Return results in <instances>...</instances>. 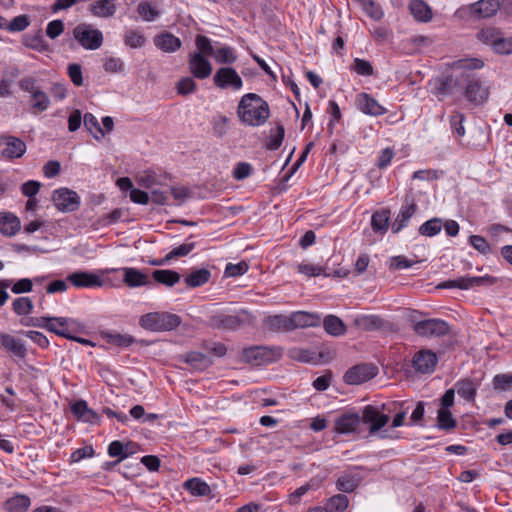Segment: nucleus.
Masks as SVG:
<instances>
[{
  "mask_svg": "<svg viewBox=\"0 0 512 512\" xmlns=\"http://www.w3.org/2000/svg\"><path fill=\"white\" fill-rule=\"evenodd\" d=\"M237 115L239 120L248 126H261L270 117L268 103L255 93L243 95L238 103Z\"/></svg>",
  "mask_w": 512,
  "mask_h": 512,
  "instance_id": "f257e3e1",
  "label": "nucleus"
},
{
  "mask_svg": "<svg viewBox=\"0 0 512 512\" xmlns=\"http://www.w3.org/2000/svg\"><path fill=\"white\" fill-rule=\"evenodd\" d=\"M483 66V61L478 58L459 59L454 61L452 64V69L454 71H460L463 77L465 76L469 79L468 85L465 89V96L469 101L476 104H481L487 99L488 90L482 86L479 79L471 78V75L466 74V72L480 69Z\"/></svg>",
  "mask_w": 512,
  "mask_h": 512,
  "instance_id": "f03ea898",
  "label": "nucleus"
},
{
  "mask_svg": "<svg viewBox=\"0 0 512 512\" xmlns=\"http://www.w3.org/2000/svg\"><path fill=\"white\" fill-rule=\"evenodd\" d=\"M181 318L168 312H153L143 315L139 324L142 328L151 331H169L177 328Z\"/></svg>",
  "mask_w": 512,
  "mask_h": 512,
  "instance_id": "7ed1b4c3",
  "label": "nucleus"
},
{
  "mask_svg": "<svg viewBox=\"0 0 512 512\" xmlns=\"http://www.w3.org/2000/svg\"><path fill=\"white\" fill-rule=\"evenodd\" d=\"M73 37L87 50H96L103 43L102 32L86 23H81L73 29Z\"/></svg>",
  "mask_w": 512,
  "mask_h": 512,
  "instance_id": "20e7f679",
  "label": "nucleus"
},
{
  "mask_svg": "<svg viewBox=\"0 0 512 512\" xmlns=\"http://www.w3.org/2000/svg\"><path fill=\"white\" fill-rule=\"evenodd\" d=\"M280 355L281 353L277 349H270L264 346H254L243 350L242 359L248 364L260 366L277 360Z\"/></svg>",
  "mask_w": 512,
  "mask_h": 512,
  "instance_id": "39448f33",
  "label": "nucleus"
},
{
  "mask_svg": "<svg viewBox=\"0 0 512 512\" xmlns=\"http://www.w3.org/2000/svg\"><path fill=\"white\" fill-rule=\"evenodd\" d=\"M389 420V415L382 413L374 405H366L360 414V421L368 426L370 435L380 432Z\"/></svg>",
  "mask_w": 512,
  "mask_h": 512,
  "instance_id": "423d86ee",
  "label": "nucleus"
},
{
  "mask_svg": "<svg viewBox=\"0 0 512 512\" xmlns=\"http://www.w3.org/2000/svg\"><path fill=\"white\" fill-rule=\"evenodd\" d=\"M413 330L421 337H441L449 333V325L441 319H426L415 322Z\"/></svg>",
  "mask_w": 512,
  "mask_h": 512,
  "instance_id": "0eeeda50",
  "label": "nucleus"
},
{
  "mask_svg": "<svg viewBox=\"0 0 512 512\" xmlns=\"http://www.w3.org/2000/svg\"><path fill=\"white\" fill-rule=\"evenodd\" d=\"M214 85L220 89L238 91L243 87V80L232 67H221L213 76Z\"/></svg>",
  "mask_w": 512,
  "mask_h": 512,
  "instance_id": "6e6552de",
  "label": "nucleus"
},
{
  "mask_svg": "<svg viewBox=\"0 0 512 512\" xmlns=\"http://www.w3.org/2000/svg\"><path fill=\"white\" fill-rule=\"evenodd\" d=\"M377 375V367L372 364L353 366L344 374V381L349 385H359Z\"/></svg>",
  "mask_w": 512,
  "mask_h": 512,
  "instance_id": "1a4fd4ad",
  "label": "nucleus"
},
{
  "mask_svg": "<svg viewBox=\"0 0 512 512\" xmlns=\"http://www.w3.org/2000/svg\"><path fill=\"white\" fill-rule=\"evenodd\" d=\"M250 318L251 316L247 311L241 310L235 315L223 313L214 315L211 318V322L215 327L228 330H235L244 323L248 322Z\"/></svg>",
  "mask_w": 512,
  "mask_h": 512,
  "instance_id": "9d476101",
  "label": "nucleus"
},
{
  "mask_svg": "<svg viewBox=\"0 0 512 512\" xmlns=\"http://www.w3.org/2000/svg\"><path fill=\"white\" fill-rule=\"evenodd\" d=\"M67 281L76 288H98L106 283L98 274L88 271L73 272L67 276Z\"/></svg>",
  "mask_w": 512,
  "mask_h": 512,
  "instance_id": "9b49d317",
  "label": "nucleus"
},
{
  "mask_svg": "<svg viewBox=\"0 0 512 512\" xmlns=\"http://www.w3.org/2000/svg\"><path fill=\"white\" fill-rule=\"evenodd\" d=\"M26 151V144L14 136L0 137V155L7 159L20 158Z\"/></svg>",
  "mask_w": 512,
  "mask_h": 512,
  "instance_id": "f8f14e48",
  "label": "nucleus"
},
{
  "mask_svg": "<svg viewBox=\"0 0 512 512\" xmlns=\"http://www.w3.org/2000/svg\"><path fill=\"white\" fill-rule=\"evenodd\" d=\"M495 279L490 276L483 277H470L464 276L459 277L457 279L448 280L441 283L439 288H458L462 290H467L469 288L478 287L482 285H492L494 284Z\"/></svg>",
  "mask_w": 512,
  "mask_h": 512,
  "instance_id": "ddd939ff",
  "label": "nucleus"
},
{
  "mask_svg": "<svg viewBox=\"0 0 512 512\" xmlns=\"http://www.w3.org/2000/svg\"><path fill=\"white\" fill-rule=\"evenodd\" d=\"M438 363L437 355L428 349H422L415 353L412 359V367L421 374L432 373Z\"/></svg>",
  "mask_w": 512,
  "mask_h": 512,
  "instance_id": "4468645a",
  "label": "nucleus"
},
{
  "mask_svg": "<svg viewBox=\"0 0 512 512\" xmlns=\"http://www.w3.org/2000/svg\"><path fill=\"white\" fill-rule=\"evenodd\" d=\"M188 67L191 74L198 79H206L212 73L210 61L200 52L190 54Z\"/></svg>",
  "mask_w": 512,
  "mask_h": 512,
  "instance_id": "2eb2a0df",
  "label": "nucleus"
},
{
  "mask_svg": "<svg viewBox=\"0 0 512 512\" xmlns=\"http://www.w3.org/2000/svg\"><path fill=\"white\" fill-rule=\"evenodd\" d=\"M136 182L142 188L153 189L155 186H168L171 183V178L167 174H158L154 170H145L137 174Z\"/></svg>",
  "mask_w": 512,
  "mask_h": 512,
  "instance_id": "dca6fc26",
  "label": "nucleus"
},
{
  "mask_svg": "<svg viewBox=\"0 0 512 512\" xmlns=\"http://www.w3.org/2000/svg\"><path fill=\"white\" fill-rule=\"evenodd\" d=\"M499 9V0H479L468 7L470 15L477 19L492 17Z\"/></svg>",
  "mask_w": 512,
  "mask_h": 512,
  "instance_id": "f3484780",
  "label": "nucleus"
},
{
  "mask_svg": "<svg viewBox=\"0 0 512 512\" xmlns=\"http://www.w3.org/2000/svg\"><path fill=\"white\" fill-rule=\"evenodd\" d=\"M360 421V414L357 412H345L335 420V432L339 434H350L356 432Z\"/></svg>",
  "mask_w": 512,
  "mask_h": 512,
  "instance_id": "a211bd4d",
  "label": "nucleus"
},
{
  "mask_svg": "<svg viewBox=\"0 0 512 512\" xmlns=\"http://www.w3.org/2000/svg\"><path fill=\"white\" fill-rule=\"evenodd\" d=\"M356 105L361 112L371 116H380L387 112V110L380 105L376 99L367 93H360L357 95Z\"/></svg>",
  "mask_w": 512,
  "mask_h": 512,
  "instance_id": "6ab92c4d",
  "label": "nucleus"
},
{
  "mask_svg": "<svg viewBox=\"0 0 512 512\" xmlns=\"http://www.w3.org/2000/svg\"><path fill=\"white\" fill-rule=\"evenodd\" d=\"M292 329L317 327L321 323V317L316 313L297 311L291 314Z\"/></svg>",
  "mask_w": 512,
  "mask_h": 512,
  "instance_id": "aec40b11",
  "label": "nucleus"
},
{
  "mask_svg": "<svg viewBox=\"0 0 512 512\" xmlns=\"http://www.w3.org/2000/svg\"><path fill=\"white\" fill-rule=\"evenodd\" d=\"M137 445L128 442L126 444L122 443L119 440L112 441L108 446V455L110 457H117V460L114 464H118L124 459H126L129 455L135 453Z\"/></svg>",
  "mask_w": 512,
  "mask_h": 512,
  "instance_id": "412c9836",
  "label": "nucleus"
},
{
  "mask_svg": "<svg viewBox=\"0 0 512 512\" xmlns=\"http://www.w3.org/2000/svg\"><path fill=\"white\" fill-rule=\"evenodd\" d=\"M72 324H74V321L70 318L51 317L49 324L46 325V329L64 338H73L71 334Z\"/></svg>",
  "mask_w": 512,
  "mask_h": 512,
  "instance_id": "4be33fe9",
  "label": "nucleus"
},
{
  "mask_svg": "<svg viewBox=\"0 0 512 512\" xmlns=\"http://www.w3.org/2000/svg\"><path fill=\"white\" fill-rule=\"evenodd\" d=\"M21 229L20 219L10 212H0V233L4 236H14Z\"/></svg>",
  "mask_w": 512,
  "mask_h": 512,
  "instance_id": "5701e85b",
  "label": "nucleus"
},
{
  "mask_svg": "<svg viewBox=\"0 0 512 512\" xmlns=\"http://www.w3.org/2000/svg\"><path fill=\"white\" fill-rule=\"evenodd\" d=\"M0 346L18 358L26 356L27 350L24 343L9 334H0Z\"/></svg>",
  "mask_w": 512,
  "mask_h": 512,
  "instance_id": "b1692460",
  "label": "nucleus"
},
{
  "mask_svg": "<svg viewBox=\"0 0 512 512\" xmlns=\"http://www.w3.org/2000/svg\"><path fill=\"white\" fill-rule=\"evenodd\" d=\"M52 200L56 208L62 212L75 211L80 205L78 194H53Z\"/></svg>",
  "mask_w": 512,
  "mask_h": 512,
  "instance_id": "393cba45",
  "label": "nucleus"
},
{
  "mask_svg": "<svg viewBox=\"0 0 512 512\" xmlns=\"http://www.w3.org/2000/svg\"><path fill=\"white\" fill-rule=\"evenodd\" d=\"M121 271L123 272V282L128 287H141L149 283L148 276L136 268L124 267Z\"/></svg>",
  "mask_w": 512,
  "mask_h": 512,
  "instance_id": "a878e982",
  "label": "nucleus"
},
{
  "mask_svg": "<svg viewBox=\"0 0 512 512\" xmlns=\"http://www.w3.org/2000/svg\"><path fill=\"white\" fill-rule=\"evenodd\" d=\"M154 44L157 48L164 52L173 53L180 49L182 42L173 34L164 32L155 37Z\"/></svg>",
  "mask_w": 512,
  "mask_h": 512,
  "instance_id": "bb28decb",
  "label": "nucleus"
},
{
  "mask_svg": "<svg viewBox=\"0 0 512 512\" xmlns=\"http://www.w3.org/2000/svg\"><path fill=\"white\" fill-rule=\"evenodd\" d=\"M71 412L79 419L88 423H97L98 415L91 410L86 401L79 400L71 406Z\"/></svg>",
  "mask_w": 512,
  "mask_h": 512,
  "instance_id": "cd10ccee",
  "label": "nucleus"
},
{
  "mask_svg": "<svg viewBox=\"0 0 512 512\" xmlns=\"http://www.w3.org/2000/svg\"><path fill=\"white\" fill-rule=\"evenodd\" d=\"M362 481L359 474L344 473L336 481V488L345 493L354 492Z\"/></svg>",
  "mask_w": 512,
  "mask_h": 512,
  "instance_id": "c85d7f7f",
  "label": "nucleus"
},
{
  "mask_svg": "<svg viewBox=\"0 0 512 512\" xmlns=\"http://www.w3.org/2000/svg\"><path fill=\"white\" fill-rule=\"evenodd\" d=\"M115 0H95L91 5L90 11L94 16L108 18L115 14Z\"/></svg>",
  "mask_w": 512,
  "mask_h": 512,
  "instance_id": "c756f323",
  "label": "nucleus"
},
{
  "mask_svg": "<svg viewBox=\"0 0 512 512\" xmlns=\"http://www.w3.org/2000/svg\"><path fill=\"white\" fill-rule=\"evenodd\" d=\"M409 9L417 21L428 22L432 18L431 9L423 0H412Z\"/></svg>",
  "mask_w": 512,
  "mask_h": 512,
  "instance_id": "7c9ffc66",
  "label": "nucleus"
},
{
  "mask_svg": "<svg viewBox=\"0 0 512 512\" xmlns=\"http://www.w3.org/2000/svg\"><path fill=\"white\" fill-rule=\"evenodd\" d=\"M354 325L364 331H373L379 329L383 321L376 315H359L354 318Z\"/></svg>",
  "mask_w": 512,
  "mask_h": 512,
  "instance_id": "2f4dec72",
  "label": "nucleus"
},
{
  "mask_svg": "<svg viewBox=\"0 0 512 512\" xmlns=\"http://www.w3.org/2000/svg\"><path fill=\"white\" fill-rule=\"evenodd\" d=\"M30 505L31 501L28 496L17 494L5 501L4 508L8 512H26Z\"/></svg>",
  "mask_w": 512,
  "mask_h": 512,
  "instance_id": "473e14b6",
  "label": "nucleus"
},
{
  "mask_svg": "<svg viewBox=\"0 0 512 512\" xmlns=\"http://www.w3.org/2000/svg\"><path fill=\"white\" fill-rule=\"evenodd\" d=\"M456 391L463 399L473 402L475 400L477 384L470 379H463L456 383Z\"/></svg>",
  "mask_w": 512,
  "mask_h": 512,
  "instance_id": "72a5a7b5",
  "label": "nucleus"
},
{
  "mask_svg": "<svg viewBox=\"0 0 512 512\" xmlns=\"http://www.w3.org/2000/svg\"><path fill=\"white\" fill-rule=\"evenodd\" d=\"M130 200L136 204L146 205L152 203L154 205H165L168 203L167 194H129Z\"/></svg>",
  "mask_w": 512,
  "mask_h": 512,
  "instance_id": "f704fd0d",
  "label": "nucleus"
},
{
  "mask_svg": "<svg viewBox=\"0 0 512 512\" xmlns=\"http://www.w3.org/2000/svg\"><path fill=\"white\" fill-rule=\"evenodd\" d=\"M323 326L325 331L333 336H341L346 332L345 324L335 315L326 316L323 320Z\"/></svg>",
  "mask_w": 512,
  "mask_h": 512,
  "instance_id": "c9c22d12",
  "label": "nucleus"
},
{
  "mask_svg": "<svg viewBox=\"0 0 512 512\" xmlns=\"http://www.w3.org/2000/svg\"><path fill=\"white\" fill-rule=\"evenodd\" d=\"M211 273L208 269L201 268L191 272L184 279L186 285L190 288H195L204 285L209 281Z\"/></svg>",
  "mask_w": 512,
  "mask_h": 512,
  "instance_id": "e433bc0d",
  "label": "nucleus"
},
{
  "mask_svg": "<svg viewBox=\"0 0 512 512\" xmlns=\"http://www.w3.org/2000/svg\"><path fill=\"white\" fill-rule=\"evenodd\" d=\"M212 57L217 63L227 65L233 64L237 60L235 50L226 45L216 48Z\"/></svg>",
  "mask_w": 512,
  "mask_h": 512,
  "instance_id": "4c0bfd02",
  "label": "nucleus"
},
{
  "mask_svg": "<svg viewBox=\"0 0 512 512\" xmlns=\"http://www.w3.org/2000/svg\"><path fill=\"white\" fill-rule=\"evenodd\" d=\"M415 213V205L410 204L402 207L397 218L391 225V229L394 233H398L402 228H404L407 222Z\"/></svg>",
  "mask_w": 512,
  "mask_h": 512,
  "instance_id": "58836bf2",
  "label": "nucleus"
},
{
  "mask_svg": "<svg viewBox=\"0 0 512 512\" xmlns=\"http://www.w3.org/2000/svg\"><path fill=\"white\" fill-rule=\"evenodd\" d=\"M184 488L194 496H207L211 492L210 486L199 478L185 481Z\"/></svg>",
  "mask_w": 512,
  "mask_h": 512,
  "instance_id": "ea45409f",
  "label": "nucleus"
},
{
  "mask_svg": "<svg viewBox=\"0 0 512 512\" xmlns=\"http://www.w3.org/2000/svg\"><path fill=\"white\" fill-rule=\"evenodd\" d=\"M457 86H459L458 78L449 75L437 80L436 91L438 95L446 96L452 94Z\"/></svg>",
  "mask_w": 512,
  "mask_h": 512,
  "instance_id": "a19ab883",
  "label": "nucleus"
},
{
  "mask_svg": "<svg viewBox=\"0 0 512 512\" xmlns=\"http://www.w3.org/2000/svg\"><path fill=\"white\" fill-rule=\"evenodd\" d=\"M31 100V108L35 114L47 110L50 106V99L48 95L40 88L37 91H33V94H31Z\"/></svg>",
  "mask_w": 512,
  "mask_h": 512,
  "instance_id": "79ce46f5",
  "label": "nucleus"
},
{
  "mask_svg": "<svg viewBox=\"0 0 512 512\" xmlns=\"http://www.w3.org/2000/svg\"><path fill=\"white\" fill-rule=\"evenodd\" d=\"M153 278L160 284L168 287L174 286L180 281V274L173 270H155L153 272Z\"/></svg>",
  "mask_w": 512,
  "mask_h": 512,
  "instance_id": "37998d69",
  "label": "nucleus"
},
{
  "mask_svg": "<svg viewBox=\"0 0 512 512\" xmlns=\"http://www.w3.org/2000/svg\"><path fill=\"white\" fill-rule=\"evenodd\" d=\"M267 325L271 330L274 331H291L292 321L291 315H274L267 319Z\"/></svg>",
  "mask_w": 512,
  "mask_h": 512,
  "instance_id": "c03bdc74",
  "label": "nucleus"
},
{
  "mask_svg": "<svg viewBox=\"0 0 512 512\" xmlns=\"http://www.w3.org/2000/svg\"><path fill=\"white\" fill-rule=\"evenodd\" d=\"M229 121V118L222 114L213 116L211 119L213 135L220 139L223 138L228 132Z\"/></svg>",
  "mask_w": 512,
  "mask_h": 512,
  "instance_id": "a18cd8bd",
  "label": "nucleus"
},
{
  "mask_svg": "<svg viewBox=\"0 0 512 512\" xmlns=\"http://www.w3.org/2000/svg\"><path fill=\"white\" fill-rule=\"evenodd\" d=\"M390 213L388 210H380L375 212L371 218V226L374 232L385 233L388 229V221Z\"/></svg>",
  "mask_w": 512,
  "mask_h": 512,
  "instance_id": "49530a36",
  "label": "nucleus"
},
{
  "mask_svg": "<svg viewBox=\"0 0 512 512\" xmlns=\"http://www.w3.org/2000/svg\"><path fill=\"white\" fill-rule=\"evenodd\" d=\"M186 362L196 369H205L212 364L211 359L201 352H189L185 358Z\"/></svg>",
  "mask_w": 512,
  "mask_h": 512,
  "instance_id": "de8ad7c7",
  "label": "nucleus"
},
{
  "mask_svg": "<svg viewBox=\"0 0 512 512\" xmlns=\"http://www.w3.org/2000/svg\"><path fill=\"white\" fill-rule=\"evenodd\" d=\"M297 270L299 273L304 274L308 277H316L320 275H323L325 277L331 276V273L327 272L326 268L306 262L298 264Z\"/></svg>",
  "mask_w": 512,
  "mask_h": 512,
  "instance_id": "09e8293b",
  "label": "nucleus"
},
{
  "mask_svg": "<svg viewBox=\"0 0 512 512\" xmlns=\"http://www.w3.org/2000/svg\"><path fill=\"white\" fill-rule=\"evenodd\" d=\"M284 127L278 124L274 129L270 130L266 146L269 150H277L282 145L284 139Z\"/></svg>",
  "mask_w": 512,
  "mask_h": 512,
  "instance_id": "8fccbe9b",
  "label": "nucleus"
},
{
  "mask_svg": "<svg viewBox=\"0 0 512 512\" xmlns=\"http://www.w3.org/2000/svg\"><path fill=\"white\" fill-rule=\"evenodd\" d=\"M33 308V302L29 297H19L12 302V310L19 316L30 314Z\"/></svg>",
  "mask_w": 512,
  "mask_h": 512,
  "instance_id": "3c124183",
  "label": "nucleus"
},
{
  "mask_svg": "<svg viewBox=\"0 0 512 512\" xmlns=\"http://www.w3.org/2000/svg\"><path fill=\"white\" fill-rule=\"evenodd\" d=\"M105 338L107 343L118 347H129L135 342L134 337L128 334L107 333Z\"/></svg>",
  "mask_w": 512,
  "mask_h": 512,
  "instance_id": "603ef678",
  "label": "nucleus"
},
{
  "mask_svg": "<svg viewBox=\"0 0 512 512\" xmlns=\"http://www.w3.org/2000/svg\"><path fill=\"white\" fill-rule=\"evenodd\" d=\"M349 505L347 496L343 494H336L332 496L327 503L328 512H344Z\"/></svg>",
  "mask_w": 512,
  "mask_h": 512,
  "instance_id": "864d4df0",
  "label": "nucleus"
},
{
  "mask_svg": "<svg viewBox=\"0 0 512 512\" xmlns=\"http://www.w3.org/2000/svg\"><path fill=\"white\" fill-rule=\"evenodd\" d=\"M145 41L144 35L138 30L129 29L125 32L124 42L131 48H140L145 44Z\"/></svg>",
  "mask_w": 512,
  "mask_h": 512,
  "instance_id": "5fc2aeb1",
  "label": "nucleus"
},
{
  "mask_svg": "<svg viewBox=\"0 0 512 512\" xmlns=\"http://www.w3.org/2000/svg\"><path fill=\"white\" fill-rule=\"evenodd\" d=\"M500 35H501V32L499 30H497L496 28H493V27H488V28L482 29L478 33V39L481 42H483L487 45H490V46H492V48H494Z\"/></svg>",
  "mask_w": 512,
  "mask_h": 512,
  "instance_id": "6e6d98bb",
  "label": "nucleus"
},
{
  "mask_svg": "<svg viewBox=\"0 0 512 512\" xmlns=\"http://www.w3.org/2000/svg\"><path fill=\"white\" fill-rule=\"evenodd\" d=\"M441 229V220L433 218L423 223L419 228V232L421 235L432 237L438 234L441 231Z\"/></svg>",
  "mask_w": 512,
  "mask_h": 512,
  "instance_id": "4d7b16f0",
  "label": "nucleus"
},
{
  "mask_svg": "<svg viewBox=\"0 0 512 512\" xmlns=\"http://www.w3.org/2000/svg\"><path fill=\"white\" fill-rule=\"evenodd\" d=\"M438 427L440 429L449 430L456 426V421L452 417L449 409H439L437 415Z\"/></svg>",
  "mask_w": 512,
  "mask_h": 512,
  "instance_id": "13d9d810",
  "label": "nucleus"
},
{
  "mask_svg": "<svg viewBox=\"0 0 512 512\" xmlns=\"http://www.w3.org/2000/svg\"><path fill=\"white\" fill-rule=\"evenodd\" d=\"M24 44L37 52H44L49 49V45L45 42L40 33L35 36L27 37Z\"/></svg>",
  "mask_w": 512,
  "mask_h": 512,
  "instance_id": "bf43d9fd",
  "label": "nucleus"
},
{
  "mask_svg": "<svg viewBox=\"0 0 512 512\" xmlns=\"http://www.w3.org/2000/svg\"><path fill=\"white\" fill-rule=\"evenodd\" d=\"M414 263V261H411L406 257L399 255L391 257L388 260L387 265L391 271H395L410 268L413 266Z\"/></svg>",
  "mask_w": 512,
  "mask_h": 512,
  "instance_id": "052dcab7",
  "label": "nucleus"
},
{
  "mask_svg": "<svg viewBox=\"0 0 512 512\" xmlns=\"http://www.w3.org/2000/svg\"><path fill=\"white\" fill-rule=\"evenodd\" d=\"M195 45L198 52L202 53L204 56H212L214 53V47L211 44V40L204 35H197L195 39Z\"/></svg>",
  "mask_w": 512,
  "mask_h": 512,
  "instance_id": "680f3d73",
  "label": "nucleus"
},
{
  "mask_svg": "<svg viewBox=\"0 0 512 512\" xmlns=\"http://www.w3.org/2000/svg\"><path fill=\"white\" fill-rule=\"evenodd\" d=\"M361 7L374 20H380L384 15L381 7L373 0H366Z\"/></svg>",
  "mask_w": 512,
  "mask_h": 512,
  "instance_id": "e2e57ef3",
  "label": "nucleus"
},
{
  "mask_svg": "<svg viewBox=\"0 0 512 512\" xmlns=\"http://www.w3.org/2000/svg\"><path fill=\"white\" fill-rule=\"evenodd\" d=\"M29 24L30 21L27 15H19L14 17L5 28L10 32H21L25 30Z\"/></svg>",
  "mask_w": 512,
  "mask_h": 512,
  "instance_id": "0e129e2a",
  "label": "nucleus"
},
{
  "mask_svg": "<svg viewBox=\"0 0 512 512\" xmlns=\"http://www.w3.org/2000/svg\"><path fill=\"white\" fill-rule=\"evenodd\" d=\"M493 50L502 55H509L512 53V36L510 37H503L501 34L496 42L495 47Z\"/></svg>",
  "mask_w": 512,
  "mask_h": 512,
  "instance_id": "69168bd1",
  "label": "nucleus"
},
{
  "mask_svg": "<svg viewBox=\"0 0 512 512\" xmlns=\"http://www.w3.org/2000/svg\"><path fill=\"white\" fill-rule=\"evenodd\" d=\"M197 84L191 77H184L177 83V92L180 95H188L196 90Z\"/></svg>",
  "mask_w": 512,
  "mask_h": 512,
  "instance_id": "338daca9",
  "label": "nucleus"
},
{
  "mask_svg": "<svg viewBox=\"0 0 512 512\" xmlns=\"http://www.w3.org/2000/svg\"><path fill=\"white\" fill-rule=\"evenodd\" d=\"M249 269V265L245 261H241L237 264L229 263L225 268V275L228 277H237L245 274Z\"/></svg>",
  "mask_w": 512,
  "mask_h": 512,
  "instance_id": "774afa93",
  "label": "nucleus"
}]
</instances>
